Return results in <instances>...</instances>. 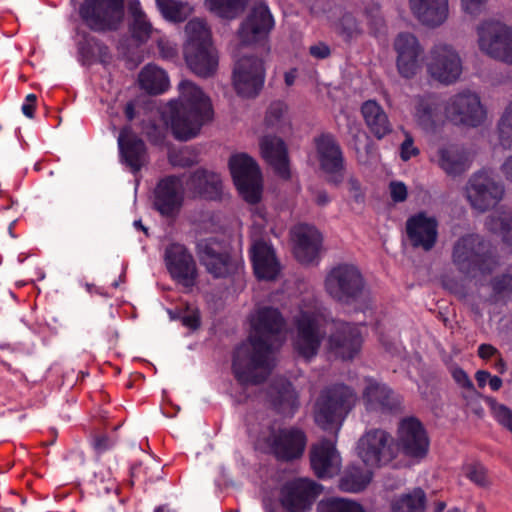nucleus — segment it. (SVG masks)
<instances>
[{"instance_id":"f257e3e1","label":"nucleus","mask_w":512,"mask_h":512,"mask_svg":"<svg viewBox=\"0 0 512 512\" xmlns=\"http://www.w3.org/2000/svg\"><path fill=\"white\" fill-rule=\"evenodd\" d=\"M178 90V98L167 103L163 116L173 137L186 142L198 136L202 127L212 121L214 110L211 99L192 81L181 80Z\"/></svg>"},{"instance_id":"f03ea898","label":"nucleus","mask_w":512,"mask_h":512,"mask_svg":"<svg viewBox=\"0 0 512 512\" xmlns=\"http://www.w3.org/2000/svg\"><path fill=\"white\" fill-rule=\"evenodd\" d=\"M249 344H238L232 353L231 371L241 386L260 385L269 375L272 344L260 338H248Z\"/></svg>"},{"instance_id":"7ed1b4c3","label":"nucleus","mask_w":512,"mask_h":512,"mask_svg":"<svg viewBox=\"0 0 512 512\" xmlns=\"http://www.w3.org/2000/svg\"><path fill=\"white\" fill-rule=\"evenodd\" d=\"M356 393L344 383L321 390L314 404V421L322 430L338 433L356 403Z\"/></svg>"},{"instance_id":"20e7f679","label":"nucleus","mask_w":512,"mask_h":512,"mask_svg":"<svg viewBox=\"0 0 512 512\" xmlns=\"http://www.w3.org/2000/svg\"><path fill=\"white\" fill-rule=\"evenodd\" d=\"M187 39L183 56L190 70L198 76H212L218 68V55L213 47L212 34L207 24L198 18L186 25Z\"/></svg>"},{"instance_id":"39448f33","label":"nucleus","mask_w":512,"mask_h":512,"mask_svg":"<svg viewBox=\"0 0 512 512\" xmlns=\"http://www.w3.org/2000/svg\"><path fill=\"white\" fill-rule=\"evenodd\" d=\"M324 288L330 298L342 306L362 303L368 292L361 269L353 263L340 262L326 273Z\"/></svg>"},{"instance_id":"423d86ee","label":"nucleus","mask_w":512,"mask_h":512,"mask_svg":"<svg viewBox=\"0 0 512 512\" xmlns=\"http://www.w3.org/2000/svg\"><path fill=\"white\" fill-rule=\"evenodd\" d=\"M268 430V435L257 437L255 450L282 463H291L302 458L308 439L301 428L269 426Z\"/></svg>"},{"instance_id":"0eeeda50","label":"nucleus","mask_w":512,"mask_h":512,"mask_svg":"<svg viewBox=\"0 0 512 512\" xmlns=\"http://www.w3.org/2000/svg\"><path fill=\"white\" fill-rule=\"evenodd\" d=\"M195 251L200 263L214 279H225L239 272L241 263L233 256L232 247L224 239L207 237L199 239Z\"/></svg>"},{"instance_id":"6e6552de","label":"nucleus","mask_w":512,"mask_h":512,"mask_svg":"<svg viewBox=\"0 0 512 512\" xmlns=\"http://www.w3.org/2000/svg\"><path fill=\"white\" fill-rule=\"evenodd\" d=\"M78 15L89 31L115 32L125 18V0H84Z\"/></svg>"},{"instance_id":"1a4fd4ad","label":"nucleus","mask_w":512,"mask_h":512,"mask_svg":"<svg viewBox=\"0 0 512 512\" xmlns=\"http://www.w3.org/2000/svg\"><path fill=\"white\" fill-rule=\"evenodd\" d=\"M443 116L453 126L477 128L486 119V110L479 95L471 90H462L448 97L443 105Z\"/></svg>"},{"instance_id":"9d476101","label":"nucleus","mask_w":512,"mask_h":512,"mask_svg":"<svg viewBox=\"0 0 512 512\" xmlns=\"http://www.w3.org/2000/svg\"><path fill=\"white\" fill-rule=\"evenodd\" d=\"M454 265L464 274L476 271L490 273L495 261L488 245L478 235H466L458 239L452 251Z\"/></svg>"},{"instance_id":"9b49d317","label":"nucleus","mask_w":512,"mask_h":512,"mask_svg":"<svg viewBox=\"0 0 512 512\" xmlns=\"http://www.w3.org/2000/svg\"><path fill=\"white\" fill-rule=\"evenodd\" d=\"M228 165L239 195L249 204H258L262 198L263 179L256 160L247 153H238L230 157Z\"/></svg>"},{"instance_id":"f8f14e48","label":"nucleus","mask_w":512,"mask_h":512,"mask_svg":"<svg viewBox=\"0 0 512 512\" xmlns=\"http://www.w3.org/2000/svg\"><path fill=\"white\" fill-rule=\"evenodd\" d=\"M313 145L326 182L339 187L345 178L346 161L336 136L331 132H321L313 138Z\"/></svg>"},{"instance_id":"ddd939ff","label":"nucleus","mask_w":512,"mask_h":512,"mask_svg":"<svg viewBox=\"0 0 512 512\" xmlns=\"http://www.w3.org/2000/svg\"><path fill=\"white\" fill-rule=\"evenodd\" d=\"M323 490V485L311 478L295 477L280 487L279 503L286 512H310Z\"/></svg>"},{"instance_id":"4468645a","label":"nucleus","mask_w":512,"mask_h":512,"mask_svg":"<svg viewBox=\"0 0 512 512\" xmlns=\"http://www.w3.org/2000/svg\"><path fill=\"white\" fill-rule=\"evenodd\" d=\"M265 78V62L258 56L243 55L234 63L232 85L242 98H256L264 87Z\"/></svg>"},{"instance_id":"2eb2a0df","label":"nucleus","mask_w":512,"mask_h":512,"mask_svg":"<svg viewBox=\"0 0 512 512\" xmlns=\"http://www.w3.org/2000/svg\"><path fill=\"white\" fill-rule=\"evenodd\" d=\"M465 192L471 207L484 213L495 208L503 199L505 186L501 181L496 180L491 172L480 170L469 178Z\"/></svg>"},{"instance_id":"dca6fc26","label":"nucleus","mask_w":512,"mask_h":512,"mask_svg":"<svg viewBox=\"0 0 512 512\" xmlns=\"http://www.w3.org/2000/svg\"><path fill=\"white\" fill-rule=\"evenodd\" d=\"M427 72L434 80L450 85L455 83L462 73V61L455 48L447 43H436L423 59Z\"/></svg>"},{"instance_id":"f3484780","label":"nucleus","mask_w":512,"mask_h":512,"mask_svg":"<svg viewBox=\"0 0 512 512\" xmlns=\"http://www.w3.org/2000/svg\"><path fill=\"white\" fill-rule=\"evenodd\" d=\"M275 27L274 17L265 2L255 4L239 25L237 36L242 46L263 45Z\"/></svg>"},{"instance_id":"a211bd4d","label":"nucleus","mask_w":512,"mask_h":512,"mask_svg":"<svg viewBox=\"0 0 512 512\" xmlns=\"http://www.w3.org/2000/svg\"><path fill=\"white\" fill-rule=\"evenodd\" d=\"M296 333L292 341L295 353L306 361L317 354L324 339L320 323L314 312L301 310L294 320Z\"/></svg>"},{"instance_id":"6ab92c4d","label":"nucleus","mask_w":512,"mask_h":512,"mask_svg":"<svg viewBox=\"0 0 512 512\" xmlns=\"http://www.w3.org/2000/svg\"><path fill=\"white\" fill-rule=\"evenodd\" d=\"M183 204L182 176L171 174L160 178L153 190V209L162 217L175 220Z\"/></svg>"},{"instance_id":"aec40b11","label":"nucleus","mask_w":512,"mask_h":512,"mask_svg":"<svg viewBox=\"0 0 512 512\" xmlns=\"http://www.w3.org/2000/svg\"><path fill=\"white\" fill-rule=\"evenodd\" d=\"M358 456L365 465L381 467L397 457V448L390 443V434L382 429L366 432L357 443Z\"/></svg>"},{"instance_id":"412c9836","label":"nucleus","mask_w":512,"mask_h":512,"mask_svg":"<svg viewBox=\"0 0 512 512\" xmlns=\"http://www.w3.org/2000/svg\"><path fill=\"white\" fill-rule=\"evenodd\" d=\"M164 260L171 278L176 283L185 288H192L196 284V262L184 244L173 242L167 245Z\"/></svg>"},{"instance_id":"4be33fe9","label":"nucleus","mask_w":512,"mask_h":512,"mask_svg":"<svg viewBox=\"0 0 512 512\" xmlns=\"http://www.w3.org/2000/svg\"><path fill=\"white\" fill-rule=\"evenodd\" d=\"M362 334L359 328L349 322H337L328 337L329 350L342 360H352L361 350Z\"/></svg>"},{"instance_id":"5701e85b","label":"nucleus","mask_w":512,"mask_h":512,"mask_svg":"<svg viewBox=\"0 0 512 512\" xmlns=\"http://www.w3.org/2000/svg\"><path fill=\"white\" fill-rule=\"evenodd\" d=\"M293 255L302 265L318 263L323 244L321 232L313 225L301 224L292 232Z\"/></svg>"},{"instance_id":"b1692460","label":"nucleus","mask_w":512,"mask_h":512,"mask_svg":"<svg viewBox=\"0 0 512 512\" xmlns=\"http://www.w3.org/2000/svg\"><path fill=\"white\" fill-rule=\"evenodd\" d=\"M266 398L272 410L283 417L292 418L300 407L299 395L286 378L273 380L266 389Z\"/></svg>"},{"instance_id":"393cba45","label":"nucleus","mask_w":512,"mask_h":512,"mask_svg":"<svg viewBox=\"0 0 512 512\" xmlns=\"http://www.w3.org/2000/svg\"><path fill=\"white\" fill-rule=\"evenodd\" d=\"M118 148L121 162L136 174L145 165L148 159L147 147L132 129L131 125H124L118 136Z\"/></svg>"},{"instance_id":"a878e982","label":"nucleus","mask_w":512,"mask_h":512,"mask_svg":"<svg viewBox=\"0 0 512 512\" xmlns=\"http://www.w3.org/2000/svg\"><path fill=\"white\" fill-rule=\"evenodd\" d=\"M253 273L259 281H275L281 273V264L271 244L256 240L250 250Z\"/></svg>"},{"instance_id":"bb28decb","label":"nucleus","mask_w":512,"mask_h":512,"mask_svg":"<svg viewBox=\"0 0 512 512\" xmlns=\"http://www.w3.org/2000/svg\"><path fill=\"white\" fill-rule=\"evenodd\" d=\"M260 153L276 175L284 180L291 179L290 160L285 141L276 135H264L259 141Z\"/></svg>"},{"instance_id":"cd10ccee","label":"nucleus","mask_w":512,"mask_h":512,"mask_svg":"<svg viewBox=\"0 0 512 512\" xmlns=\"http://www.w3.org/2000/svg\"><path fill=\"white\" fill-rule=\"evenodd\" d=\"M253 333L251 338H260L266 343H271L280 335L286 327V319L277 307H260L251 321Z\"/></svg>"},{"instance_id":"c85d7f7f","label":"nucleus","mask_w":512,"mask_h":512,"mask_svg":"<svg viewBox=\"0 0 512 512\" xmlns=\"http://www.w3.org/2000/svg\"><path fill=\"white\" fill-rule=\"evenodd\" d=\"M79 39L76 42L77 59L82 66L100 63L107 66L112 61V54L107 44L90 32L77 29Z\"/></svg>"},{"instance_id":"c756f323","label":"nucleus","mask_w":512,"mask_h":512,"mask_svg":"<svg viewBox=\"0 0 512 512\" xmlns=\"http://www.w3.org/2000/svg\"><path fill=\"white\" fill-rule=\"evenodd\" d=\"M337 458L335 443L331 440L323 439L313 445L310 450V466L314 475L319 479H330L337 475L340 471Z\"/></svg>"},{"instance_id":"7c9ffc66","label":"nucleus","mask_w":512,"mask_h":512,"mask_svg":"<svg viewBox=\"0 0 512 512\" xmlns=\"http://www.w3.org/2000/svg\"><path fill=\"white\" fill-rule=\"evenodd\" d=\"M189 189L195 197L206 201H220L223 194V182L220 175L200 167L194 170L187 180Z\"/></svg>"},{"instance_id":"2f4dec72","label":"nucleus","mask_w":512,"mask_h":512,"mask_svg":"<svg viewBox=\"0 0 512 512\" xmlns=\"http://www.w3.org/2000/svg\"><path fill=\"white\" fill-rule=\"evenodd\" d=\"M365 406L369 412L392 414L400 407L394 391L386 384L371 381L363 392Z\"/></svg>"},{"instance_id":"473e14b6","label":"nucleus","mask_w":512,"mask_h":512,"mask_svg":"<svg viewBox=\"0 0 512 512\" xmlns=\"http://www.w3.org/2000/svg\"><path fill=\"white\" fill-rule=\"evenodd\" d=\"M394 49L398 73L403 78H413L416 75V36L408 32L399 33L394 40Z\"/></svg>"},{"instance_id":"72a5a7b5","label":"nucleus","mask_w":512,"mask_h":512,"mask_svg":"<svg viewBox=\"0 0 512 512\" xmlns=\"http://www.w3.org/2000/svg\"><path fill=\"white\" fill-rule=\"evenodd\" d=\"M369 132L378 140L389 135L393 128L383 107L376 100H367L360 108Z\"/></svg>"},{"instance_id":"f704fd0d","label":"nucleus","mask_w":512,"mask_h":512,"mask_svg":"<svg viewBox=\"0 0 512 512\" xmlns=\"http://www.w3.org/2000/svg\"><path fill=\"white\" fill-rule=\"evenodd\" d=\"M478 43L480 50L493 58V49H503L507 44L512 30L500 22H485L478 27Z\"/></svg>"},{"instance_id":"c9c22d12","label":"nucleus","mask_w":512,"mask_h":512,"mask_svg":"<svg viewBox=\"0 0 512 512\" xmlns=\"http://www.w3.org/2000/svg\"><path fill=\"white\" fill-rule=\"evenodd\" d=\"M392 447L397 448L399 453L409 457H416V416L411 415L402 419L397 430V439L390 436Z\"/></svg>"},{"instance_id":"e433bc0d","label":"nucleus","mask_w":512,"mask_h":512,"mask_svg":"<svg viewBox=\"0 0 512 512\" xmlns=\"http://www.w3.org/2000/svg\"><path fill=\"white\" fill-rule=\"evenodd\" d=\"M448 17L447 0H418V20L425 26L435 28Z\"/></svg>"},{"instance_id":"4c0bfd02","label":"nucleus","mask_w":512,"mask_h":512,"mask_svg":"<svg viewBox=\"0 0 512 512\" xmlns=\"http://www.w3.org/2000/svg\"><path fill=\"white\" fill-rule=\"evenodd\" d=\"M471 161V153L462 146L450 145L440 150V165L448 174L464 172Z\"/></svg>"},{"instance_id":"58836bf2","label":"nucleus","mask_w":512,"mask_h":512,"mask_svg":"<svg viewBox=\"0 0 512 512\" xmlns=\"http://www.w3.org/2000/svg\"><path fill=\"white\" fill-rule=\"evenodd\" d=\"M139 85L150 95H159L168 89L169 78L163 69L147 64L139 73Z\"/></svg>"},{"instance_id":"ea45409f","label":"nucleus","mask_w":512,"mask_h":512,"mask_svg":"<svg viewBox=\"0 0 512 512\" xmlns=\"http://www.w3.org/2000/svg\"><path fill=\"white\" fill-rule=\"evenodd\" d=\"M371 481V476L365 474L358 465H348L338 481V488L346 493H358L363 491Z\"/></svg>"},{"instance_id":"a19ab883","label":"nucleus","mask_w":512,"mask_h":512,"mask_svg":"<svg viewBox=\"0 0 512 512\" xmlns=\"http://www.w3.org/2000/svg\"><path fill=\"white\" fill-rule=\"evenodd\" d=\"M442 122L440 104L436 96L423 97L418 103V125L425 130H433Z\"/></svg>"},{"instance_id":"79ce46f5","label":"nucleus","mask_w":512,"mask_h":512,"mask_svg":"<svg viewBox=\"0 0 512 512\" xmlns=\"http://www.w3.org/2000/svg\"><path fill=\"white\" fill-rule=\"evenodd\" d=\"M438 239V221L434 216L418 212V247L425 251L434 248Z\"/></svg>"},{"instance_id":"37998d69","label":"nucleus","mask_w":512,"mask_h":512,"mask_svg":"<svg viewBox=\"0 0 512 512\" xmlns=\"http://www.w3.org/2000/svg\"><path fill=\"white\" fill-rule=\"evenodd\" d=\"M206 2L209 9L217 16L233 20L246 10L250 0H206Z\"/></svg>"},{"instance_id":"c03bdc74","label":"nucleus","mask_w":512,"mask_h":512,"mask_svg":"<svg viewBox=\"0 0 512 512\" xmlns=\"http://www.w3.org/2000/svg\"><path fill=\"white\" fill-rule=\"evenodd\" d=\"M316 512H365V510L357 501L328 496L317 502Z\"/></svg>"},{"instance_id":"a18cd8bd","label":"nucleus","mask_w":512,"mask_h":512,"mask_svg":"<svg viewBox=\"0 0 512 512\" xmlns=\"http://www.w3.org/2000/svg\"><path fill=\"white\" fill-rule=\"evenodd\" d=\"M153 468L160 469L163 473V468L157 463L152 465L144 464L142 461H134L129 465V481L131 486H134L136 482L143 483H155L163 479L162 475H155L152 473Z\"/></svg>"},{"instance_id":"49530a36","label":"nucleus","mask_w":512,"mask_h":512,"mask_svg":"<svg viewBox=\"0 0 512 512\" xmlns=\"http://www.w3.org/2000/svg\"><path fill=\"white\" fill-rule=\"evenodd\" d=\"M131 38L138 44L146 43L152 34V25L142 10L134 12L133 21L129 26Z\"/></svg>"},{"instance_id":"de8ad7c7","label":"nucleus","mask_w":512,"mask_h":512,"mask_svg":"<svg viewBox=\"0 0 512 512\" xmlns=\"http://www.w3.org/2000/svg\"><path fill=\"white\" fill-rule=\"evenodd\" d=\"M369 34L376 39L385 40L388 34L386 21L381 14L380 6L375 5L365 9Z\"/></svg>"},{"instance_id":"09e8293b","label":"nucleus","mask_w":512,"mask_h":512,"mask_svg":"<svg viewBox=\"0 0 512 512\" xmlns=\"http://www.w3.org/2000/svg\"><path fill=\"white\" fill-rule=\"evenodd\" d=\"M156 5L165 19L175 23L185 21L186 15L183 12L181 2L175 0H156Z\"/></svg>"},{"instance_id":"8fccbe9b","label":"nucleus","mask_w":512,"mask_h":512,"mask_svg":"<svg viewBox=\"0 0 512 512\" xmlns=\"http://www.w3.org/2000/svg\"><path fill=\"white\" fill-rule=\"evenodd\" d=\"M497 132L499 142L503 147L512 146V102L506 107L505 112L498 121Z\"/></svg>"},{"instance_id":"3c124183","label":"nucleus","mask_w":512,"mask_h":512,"mask_svg":"<svg viewBox=\"0 0 512 512\" xmlns=\"http://www.w3.org/2000/svg\"><path fill=\"white\" fill-rule=\"evenodd\" d=\"M90 444L94 453L100 457L115 447L116 440L109 434L100 432L90 436Z\"/></svg>"},{"instance_id":"603ef678","label":"nucleus","mask_w":512,"mask_h":512,"mask_svg":"<svg viewBox=\"0 0 512 512\" xmlns=\"http://www.w3.org/2000/svg\"><path fill=\"white\" fill-rule=\"evenodd\" d=\"M169 163L173 167L190 168L198 163L196 155H189L186 151L180 150L168 155Z\"/></svg>"},{"instance_id":"864d4df0","label":"nucleus","mask_w":512,"mask_h":512,"mask_svg":"<svg viewBox=\"0 0 512 512\" xmlns=\"http://www.w3.org/2000/svg\"><path fill=\"white\" fill-rule=\"evenodd\" d=\"M465 470L466 477L479 487L485 488L489 485L487 473L483 466L471 464L467 465Z\"/></svg>"},{"instance_id":"5fc2aeb1","label":"nucleus","mask_w":512,"mask_h":512,"mask_svg":"<svg viewBox=\"0 0 512 512\" xmlns=\"http://www.w3.org/2000/svg\"><path fill=\"white\" fill-rule=\"evenodd\" d=\"M392 512H416V489L392 503Z\"/></svg>"},{"instance_id":"6e6d98bb","label":"nucleus","mask_w":512,"mask_h":512,"mask_svg":"<svg viewBox=\"0 0 512 512\" xmlns=\"http://www.w3.org/2000/svg\"><path fill=\"white\" fill-rule=\"evenodd\" d=\"M201 323L202 318L199 308L191 307L189 312H185L183 319L181 321V324L192 332L198 330L201 326Z\"/></svg>"},{"instance_id":"4d7b16f0","label":"nucleus","mask_w":512,"mask_h":512,"mask_svg":"<svg viewBox=\"0 0 512 512\" xmlns=\"http://www.w3.org/2000/svg\"><path fill=\"white\" fill-rule=\"evenodd\" d=\"M492 220L499 226L503 239L509 244H512V215L503 214Z\"/></svg>"},{"instance_id":"13d9d810","label":"nucleus","mask_w":512,"mask_h":512,"mask_svg":"<svg viewBox=\"0 0 512 512\" xmlns=\"http://www.w3.org/2000/svg\"><path fill=\"white\" fill-rule=\"evenodd\" d=\"M430 447L429 435L420 421H418V460L428 455Z\"/></svg>"},{"instance_id":"bf43d9fd","label":"nucleus","mask_w":512,"mask_h":512,"mask_svg":"<svg viewBox=\"0 0 512 512\" xmlns=\"http://www.w3.org/2000/svg\"><path fill=\"white\" fill-rule=\"evenodd\" d=\"M493 290L498 294L512 293V275L504 274L492 280Z\"/></svg>"},{"instance_id":"052dcab7","label":"nucleus","mask_w":512,"mask_h":512,"mask_svg":"<svg viewBox=\"0 0 512 512\" xmlns=\"http://www.w3.org/2000/svg\"><path fill=\"white\" fill-rule=\"evenodd\" d=\"M390 196L394 203H401L407 199L406 185L401 181H391L389 184Z\"/></svg>"},{"instance_id":"680f3d73","label":"nucleus","mask_w":512,"mask_h":512,"mask_svg":"<svg viewBox=\"0 0 512 512\" xmlns=\"http://www.w3.org/2000/svg\"><path fill=\"white\" fill-rule=\"evenodd\" d=\"M285 105L283 102H273L267 109L265 120L267 123L274 124L279 122L284 114Z\"/></svg>"},{"instance_id":"e2e57ef3","label":"nucleus","mask_w":512,"mask_h":512,"mask_svg":"<svg viewBox=\"0 0 512 512\" xmlns=\"http://www.w3.org/2000/svg\"><path fill=\"white\" fill-rule=\"evenodd\" d=\"M357 22L352 16H344L341 20L340 33L346 40H351L357 33Z\"/></svg>"},{"instance_id":"0e129e2a","label":"nucleus","mask_w":512,"mask_h":512,"mask_svg":"<svg viewBox=\"0 0 512 512\" xmlns=\"http://www.w3.org/2000/svg\"><path fill=\"white\" fill-rule=\"evenodd\" d=\"M146 137L153 146H162L165 141V134L160 127L152 124L146 131Z\"/></svg>"},{"instance_id":"69168bd1","label":"nucleus","mask_w":512,"mask_h":512,"mask_svg":"<svg viewBox=\"0 0 512 512\" xmlns=\"http://www.w3.org/2000/svg\"><path fill=\"white\" fill-rule=\"evenodd\" d=\"M507 41V44L503 46L504 50L502 48L492 50L493 58L512 64V32L510 33L509 40Z\"/></svg>"},{"instance_id":"338daca9","label":"nucleus","mask_w":512,"mask_h":512,"mask_svg":"<svg viewBox=\"0 0 512 512\" xmlns=\"http://www.w3.org/2000/svg\"><path fill=\"white\" fill-rule=\"evenodd\" d=\"M507 41V44L503 46L504 50L502 48L492 50L493 58L512 64V32L510 33L509 40Z\"/></svg>"},{"instance_id":"774afa93","label":"nucleus","mask_w":512,"mask_h":512,"mask_svg":"<svg viewBox=\"0 0 512 512\" xmlns=\"http://www.w3.org/2000/svg\"><path fill=\"white\" fill-rule=\"evenodd\" d=\"M158 49L160 56L166 60H174L178 56L177 48L168 41H159Z\"/></svg>"}]
</instances>
